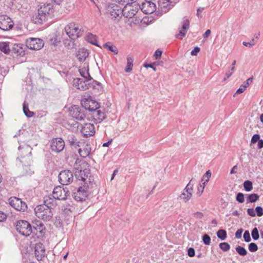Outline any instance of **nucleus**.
Here are the masks:
<instances>
[{
  "label": "nucleus",
  "instance_id": "nucleus-45",
  "mask_svg": "<svg viewBox=\"0 0 263 263\" xmlns=\"http://www.w3.org/2000/svg\"><path fill=\"white\" fill-rule=\"evenodd\" d=\"M251 235H252V238L254 240H257L259 239V235L258 231V229L257 228L255 227V228H253V229L252 230V232H251Z\"/></svg>",
  "mask_w": 263,
  "mask_h": 263
},
{
  "label": "nucleus",
  "instance_id": "nucleus-52",
  "mask_svg": "<svg viewBox=\"0 0 263 263\" xmlns=\"http://www.w3.org/2000/svg\"><path fill=\"white\" fill-rule=\"evenodd\" d=\"M236 199L239 203H243L245 201L243 194L241 193H238L237 194Z\"/></svg>",
  "mask_w": 263,
  "mask_h": 263
},
{
  "label": "nucleus",
  "instance_id": "nucleus-21",
  "mask_svg": "<svg viewBox=\"0 0 263 263\" xmlns=\"http://www.w3.org/2000/svg\"><path fill=\"white\" fill-rule=\"evenodd\" d=\"M45 228L40 221H37L32 227V233L35 234L38 238L42 237L45 234Z\"/></svg>",
  "mask_w": 263,
  "mask_h": 263
},
{
  "label": "nucleus",
  "instance_id": "nucleus-38",
  "mask_svg": "<svg viewBox=\"0 0 263 263\" xmlns=\"http://www.w3.org/2000/svg\"><path fill=\"white\" fill-rule=\"evenodd\" d=\"M217 236L219 239L224 240L227 237V233L226 230L220 229L217 232Z\"/></svg>",
  "mask_w": 263,
  "mask_h": 263
},
{
  "label": "nucleus",
  "instance_id": "nucleus-11",
  "mask_svg": "<svg viewBox=\"0 0 263 263\" xmlns=\"http://www.w3.org/2000/svg\"><path fill=\"white\" fill-rule=\"evenodd\" d=\"M14 23L12 20L6 15H0V29L3 31H9L13 27Z\"/></svg>",
  "mask_w": 263,
  "mask_h": 263
},
{
  "label": "nucleus",
  "instance_id": "nucleus-17",
  "mask_svg": "<svg viewBox=\"0 0 263 263\" xmlns=\"http://www.w3.org/2000/svg\"><path fill=\"white\" fill-rule=\"evenodd\" d=\"M65 147V142L61 138H55L52 140L50 148L52 152L60 153Z\"/></svg>",
  "mask_w": 263,
  "mask_h": 263
},
{
  "label": "nucleus",
  "instance_id": "nucleus-51",
  "mask_svg": "<svg viewBox=\"0 0 263 263\" xmlns=\"http://www.w3.org/2000/svg\"><path fill=\"white\" fill-rule=\"evenodd\" d=\"M243 237L244 240L246 242H249L251 241V240L249 231L248 230L245 231V232L243 234Z\"/></svg>",
  "mask_w": 263,
  "mask_h": 263
},
{
  "label": "nucleus",
  "instance_id": "nucleus-3",
  "mask_svg": "<svg viewBox=\"0 0 263 263\" xmlns=\"http://www.w3.org/2000/svg\"><path fill=\"white\" fill-rule=\"evenodd\" d=\"M89 171L88 168H83L81 165H78V167L75 168L74 175L78 179L83 181L82 183L85 182L88 183H90L91 182L95 183L93 177L91 175Z\"/></svg>",
  "mask_w": 263,
  "mask_h": 263
},
{
  "label": "nucleus",
  "instance_id": "nucleus-15",
  "mask_svg": "<svg viewBox=\"0 0 263 263\" xmlns=\"http://www.w3.org/2000/svg\"><path fill=\"white\" fill-rule=\"evenodd\" d=\"M84 109L78 106L73 105L71 106L69 110V114L73 118L78 120H83L85 118V114Z\"/></svg>",
  "mask_w": 263,
  "mask_h": 263
},
{
  "label": "nucleus",
  "instance_id": "nucleus-4",
  "mask_svg": "<svg viewBox=\"0 0 263 263\" xmlns=\"http://www.w3.org/2000/svg\"><path fill=\"white\" fill-rule=\"evenodd\" d=\"M35 215L45 221L50 220L53 216L52 210L44 205H39L34 209Z\"/></svg>",
  "mask_w": 263,
  "mask_h": 263
},
{
  "label": "nucleus",
  "instance_id": "nucleus-36",
  "mask_svg": "<svg viewBox=\"0 0 263 263\" xmlns=\"http://www.w3.org/2000/svg\"><path fill=\"white\" fill-rule=\"evenodd\" d=\"M74 210V208L72 205H66L64 209H63V214L65 216H68L72 217V211Z\"/></svg>",
  "mask_w": 263,
  "mask_h": 263
},
{
  "label": "nucleus",
  "instance_id": "nucleus-32",
  "mask_svg": "<svg viewBox=\"0 0 263 263\" xmlns=\"http://www.w3.org/2000/svg\"><path fill=\"white\" fill-rule=\"evenodd\" d=\"M22 46L23 45L22 44H14L12 47V51L18 55L24 54V50Z\"/></svg>",
  "mask_w": 263,
  "mask_h": 263
},
{
  "label": "nucleus",
  "instance_id": "nucleus-49",
  "mask_svg": "<svg viewBox=\"0 0 263 263\" xmlns=\"http://www.w3.org/2000/svg\"><path fill=\"white\" fill-rule=\"evenodd\" d=\"M202 239L204 245H209L210 244L211 237L208 234H204L202 237Z\"/></svg>",
  "mask_w": 263,
  "mask_h": 263
},
{
  "label": "nucleus",
  "instance_id": "nucleus-57",
  "mask_svg": "<svg viewBox=\"0 0 263 263\" xmlns=\"http://www.w3.org/2000/svg\"><path fill=\"white\" fill-rule=\"evenodd\" d=\"M162 53V51L161 50L158 49L155 51V52L154 54V57L157 60L160 59L161 57Z\"/></svg>",
  "mask_w": 263,
  "mask_h": 263
},
{
  "label": "nucleus",
  "instance_id": "nucleus-31",
  "mask_svg": "<svg viewBox=\"0 0 263 263\" xmlns=\"http://www.w3.org/2000/svg\"><path fill=\"white\" fill-rule=\"evenodd\" d=\"M86 40L92 45L99 46L98 45V41L97 40L96 35L92 34L91 33H88L87 34L86 36Z\"/></svg>",
  "mask_w": 263,
  "mask_h": 263
},
{
  "label": "nucleus",
  "instance_id": "nucleus-33",
  "mask_svg": "<svg viewBox=\"0 0 263 263\" xmlns=\"http://www.w3.org/2000/svg\"><path fill=\"white\" fill-rule=\"evenodd\" d=\"M0 50L5 54H9L10 51L9 43L0 42Z\"/></svg>",
  "mask_w": 263,
  "mask_h": 263
},
{
  "label": "nucleus",
  "instance_id": "nucleus-16",
  "mask_svg": "<svg viewBox=\"0 0 263 263\" xmlns=\"http://www.w3.org/2000/svg\"><path fill=\"white\" fill-rule=\"evenodd\" d=\"M190 21L187 17H184L181 22V27H179V33L175 35V37L179 39H182L186 34L190 28Z\"/></svg>",
  "mask_w": 263,
  "mask_h": 263
},
{
  "label": "nucleus",
  "instance_id": "nucleus-25",
  "mask_svg": "<svg viewBox=\"0 0 263 263\" xmlns=\"http://www.w3.org/2000/svg\"><path fill=\"white\" fill-rule=\"evenodd\" d=\"M74 84L76 87L81 90H85L91 87L90 84L88 83L89 80H86V79H85L84 81H83L80 78H77L74 79Z\"/></svg>",
  "mask_w": 263,
  "mask_h": 263
},
{
  "label": "nucleus",
  "instance_id": "nucleus-44",
  "mask_svg": "<svg viewBox=\"0 0 263 263\" xmlns=\"http://www.w3.org/2000/svg\"><path fill=\"white\" fill-rule=\"evenodd\" d=\"M115 1L122 5H127L135 3L137 0H115Z\"/></svg>",
  "mask_w": 263,
  "mask_h": 263
},
{
  "label": "nucleus",
  "instance_id": "nucleus-41",
  "mask_svg": "<svg viewBox=\"0 0 263 263\" xmlns=\"http://www.w3.org/2000/svg\"><path fill=\"white\" fill-rule=\"evenodd\" d=\"M235 250L236 252L241 256H246L247 254V251L246 249L240 246H238L236 247Z\"/></svg>",
  "mask_w": 263,
  "mask_h": 263
},
{
  "label": "nucleus",
  "instance_id": "nucleus-26",
  "mask_svg": "<svg viewBox=\"0 0 263 263\" xmlns=\"http://www.w3.org/2000/svg\"><path fill=\"white\" fill-rule=\"evenodd\" d=\"M84 107L85 109L90 111L92 113L97 109H99L100 105L95 100H86L84 103Z\"/></svg>",
  "mask_w": 263,
  "mask_h": 263
},
{
  "label": "nucleus",
  "instance_id": "nucleus-61",
  "mask_svg": "<svg viewBox=\"0 0 263 263\" xmlns=\"http://www.w3.org/2000/svg\"><path fill=\"white\" fill-rule=\"evenodd\" d=\"M243 232L242 229H238L235 233V237L237 239H240L241 237V234Z\"/></svg>",
  "mask_w": 263,
  "mask_h": 263
},
{
  "label": "nucleus",
  "instance_id": "nucleus-30",
  "mask_svg": "<svg viewBox=\"0 0 263 263\" xmlns=\"http://www.w3.org/2000/svg\"><path fill=\"white\" fill-rule=\"evenodd\" d=\"M79 71L80 75L83 77L86 80H91L92 78L91 77L88 72V67L85 68L83 67L79 69Z\"/></svg>",
  "mask_w": 263,
  "mask_h": 263
},
{
  "label": "nucleus",
  "instance_id": "nucleus-60",
  "mask_svg": "<svg viewBox=\"0 0 263 263\" xmlns=\"http://www.w3.org/2000/svg\"><path fill=\"white\" fill-rule=\"evenodd\" d=\"M187 254L190 257H194L195 255L194 249L193 248H190L187 250Z\"/></svg>",
  "mask_w": 263,
  "mask_h": 263
},
{
  "label": "nucleus",
  "instance_id": "nucleus-62",
  "mask_svg": "<svg viewBox=\"0 0 263 263\" xmlns=\"http://www.w3.org/2000/svg\"><path fill=\"white\" fill-rule=\"evenodd\" d=\"M204 9V7H199L197 10V15L198 17H202L201 13L203 12Z\"/></svg>",
  "mask_w": 263,
  "mask_h": 263
},
{
  "label": "nucleus",
  "instance_id": "nucleus-42",
  "mask_svg": "<svg viewBox=\"0 0 263 263\" xmlns=\"http://www.w3.org/2000/svg\"><path fill=\"white\" fill-rule=\"evenodd\" d=\"M212 173L210 170L206 172L204 175L202 177L201 180L202 181H204L202 184L205 185V184L209 181L210 178L211 177Z\"/></svg>",
  "mask_w": 263,
  "mask_h": 263
},
{
  "label": "nucleus",
  "instance_id": "nucleus-1",
  "mask_svg": "<svg viewBox=\"0 0 263 263\" xmlns=\"http://www.w3.org/2000/svg\"><path fill=\"white\" fill-rule=\"evenodd\" d=\"M96 187V183H88L85 182L81 184L76 192H72V196L77 201H85L88 195L92 193L93 189Z\"/></svg>",
  "mask_w": 263,
  "mask_h": 263
},
{
  "label": "nucleus",
  "instance_id": "nucleus-10",
  "mask_svg": "<svg viewBox=\"0 0 263 263\" xmlns=\"http://www.w3.org/2000/svg\"><path fill=\"white\" fill-rule=\"evenodd\" d=\"M26 46L31 50H40L44 45L43 40L39 38H30L26 41Z\"/></svg>",
  "mask_w": 263,
  "mask_h": 263
},
{
  "label": "nucleus",
  "instance_id": "nucleus-39",
  "mask_svg": "<svg viewBox=\"0 0 263 263\" xmlns=\"http://www.w3.org/2000/svg\"><path fill=\"white\" fill-rule=\"evenodd\" d=\"M259 196L257 194H251L248 195L247 201L248 202H255L259 199Z\"/></svg>",
  "mask_w": 263,
  "mask_h": 263
},
{
  "label": "nucleus",
  "instance_id": "nucleus-50",
  "mask_svg": "<svg viewBox=\"0 0 263 263\" xmlns=\"http://www.w3.org/2000/svg\"><path fill=\"white\" fill-rule=\"evenodd\" d=\"M256 215L258 217H261L263 215V209L260 206H257L256 207L255 209Z\"/></svg>",
  "mask_w": 263,
  "mask_h": 263
},
{
  "label": "nucleus",
  "instance_id": "nucleus-47",
  "mask_svg": "<svg viewBox=\"0 0 263 263\" xmlns=\"http://www.w3.org/2000/svg\"><path fill=\"white\" fill-rule=\"evenodd\" d=\"M74 40H65L64 41V44L65 46L67 47L68 48H73L74 46Z\"/></svg>",
  "mask_w": 263,
  "mask_h": 263
},
{
  "label": "nucleus",
  "instance_id": "nucleus-59",
  "mask_svg": "<svg viewBox=\"0 0 263 263\" xmlns=\"http://www.w3.org/2000/svg\"><path fill=\"white\" fill-rule=\"evenodd\" d=\"M194 217L197 219H202L203 217V214L200 212H197L193 214Z\"/></svg>",
  "mask_w": 263,
  "mask_h": 263
},
{
  "label": "nucleus",
  "instance_id": "nucleus-22",
  "mask_svg": "<svg viewBox=\"0 0 263 263\" xmlns=\"http://www.w3.org/2000/svg\"><path fill=\"white\" fill-rule=\"evenodd\" d=\"M81 133L85 137L93 136L96 133L94 125L90 123H85L81 129Z\"/></svg>",
  "mask_w": 263,
  "mask_h": 263
},
{
  "label": "nucleus",
  "instance_id": "nucleus-23",
  "mask_svg": "<svg viewBox=\"0 0 263 263\" xmlns=\"http://www.w3.org/2000/svg\"><path fill=\"white\" fill-rule=\"evenodd\" d=\"M81 140L82 139L80 137L77 135H75L71 134L67 136V141L69 143V145L71 147L75 148L80 147Z\"/></svg>",
  "mask_w": 263,
  "mask_h": 263
},
{
  "label": "nucleus",
  "instance_id": "nucleus-34",
  "mask_svg": "<svg viewBox=\"0 0 263 263\" xmlns=\"http://www.w3.org/2000/svg\"><path fill=\"white\" fill-rule=\"evenodd\" d=\"M103 47L113 53L114 54H117L118 53L117 48L109 42L103 44Z\"/></svg>",
  "mask_w": 263,
  "mask_h": 263
},
{
  "label": "nucleus",
  "instance_id": "nucleus-55",
  "mask_svg": "<svg viewBox=\"0 0 263 263\" xmlns=\"http://www.w3.org/2000/svg\"><path fill=\"white\" fill-rule=\"evenodd\" d=\"M30 165H25L24 170L26 171L25 175H31L33 173V171H32L30 168Z\"/></svg>",
  "mask_w": 263,
  "mask_h": 263
},
{
  "label": "nucleus",
  "instance_id": "nucleus-8",
  "mask_svg": "<svg viewBox=\"0 0 263 263\" xmlns=\"http://www.w3.org/2000/svg\"><path fill=\"white\" fill-rule=\"evenodd\" d=\"M140 7L139 4H134V5L128 4L122 8V14L125 17L132 18L138 12Z\"/></svg>",
  "mask_w": 263,
  "mask_h": 263
},
{
  "label": "nucleus",
  "instance_id": "nucleus-43",
  "mask_svg": "<svg viewBox=\"0 0 263 263\" xmlns=\"http://www.w3.org/2000/svg\"><path fill=\"white\" fill-rule=\"evenodd\" d=\"M243 187L246 191H251L253 189L252 182L249 180L245 181L243 182Z\"/></svg>",
  "mask_w": 263,
  "mask_h": 263
},
{
  "label": "nucleus",
  "instance_id": "nucleus-2",
  "mask_svg": "<svg viewBox=\"0 0 263 263\" xmlns=\"http://www.w3.org/2000/svg\"><path fill=\"white\" fill-rule=\"evenodd\" d=\"M53 12L52 6L48 4L41 6L38 9L37 13L33 16V20L36 24H41L45 22L47 16Z\"/></svg>",
  "mask_w": 263,
  "mask_h": 263
},
{
  "label": "nucleus",
  "instance_id": "nucleus-58",
  "mask_svg": "<svg viewBox=\"0 0 263 263\" xmlns=\"http://www.w3.org/2000/svg\"><path fill=\"white\" fill-rule=\"evenodd\" d=\"M247 213L251 217H255L256 216L255 210L253 208L248 209Z\"/></svg>",
  "mask_w": 263,
  "mask_h": 263
},
{
  "label": "nucleus",
  "instance_id": "nucleus-27",
  "mask_svg": "<svg viewBox=\"0 0 263 263\" xmlns=\"http://www.w3.org/2000/svg\"><path fill=\"white\" fill-rule=\"evenodd\" d=\"M91 117L96 123H100L106 118L105 113L100 109H97L91 113Z\"/></svg>",
  "mask_w": 263,
  "mask_h": 263
},
{
  "label": "nucleus",
  "instance_id": "nucleus-13",
  "mask_svg": "<svg viewBox=\"0 0 263 263\" xmlns=\"http://www.w3.org/2000/svg\"><path fill=\"white\" fill-rule=\"evenodd\" d=\"M52 194L57 200H65L70 195V192L67 187L57 186L53 189Z\"/></svg>",
  "mask_w": 263,
  "mask_h": 263
},
{
  "label": "nucleus",
  "instance_id": "nucleus-40",
  "mask_svg": "<svg viewBox=\"0 0 263 263\" xmlns=\"http://www.w3.org/2000/svg\"><path fill=\"white\" fill-rule=\"evenodd\" d=\"M23 111L25 115L27 117H32L34 115V113L33 111L29 110L28 107L25 103L23 104Z\"/></svg>",
  "mask_w": 263,
  "mask_h": 263
},
{
  "label": "nucleus",
  "instance_id": "nucleus-5",
  "mask_svg": "<svg viewBox=\"0 0 263 263\" xmlns=\"http://www.w3.org/2000/svg\"><path fill=\"white\" fill-rule=\"evenodd\" d=\"M65 30L70 39L75 40L82 35V27L78 24L70 23L65 27Z\"/></svg>",
  "mask_w": 263,
  "mask_h": 263
},
{
  "label": "nucleus",
  "instance_id": "nucleus-24",
  "mask_svg": "<svg viewBox=\"0 0 263 263\" xmlns=\"http://www.w3.org/2000/svg\"><path fill=\"white\" fill-rule=\"evenodd\" d=\"M57 199L54 198L53 194L45 196L44 197V204L43 205L49 207L50 209H53L57 205Z\"/></svg>",
  "mask_w": 263,
  "mask_h": 263
},
{
  "label": "nucleus",
  "instance_id": "nucleus-53",
  "mask_svg": "<svg viewBox=\"0 0 263 263\" xmlns=\"http://www.w3.org/2000/svg\"><path fill=\"white\" fill-rule=\"evenodd\" d=\"M204 186H205V185H203V184H202V185L201 184H199V186L198 187L197 192V195L198 196H199V197L201 196V195L203 193L204 189Z\"/></svg>",
  "mask_w": 263,
  "mask_h": 263
},
{
  "label": "nucleus",
  "instance_id": "nucleus-9",
  "mask_svg": "<svg viewBox=\"0 0 263 263\" xmlns=\"http://www.w3.org/2000/svg\"><path fill=\"white\" fill-rule=\"evenodd\" d=\"M10 205L18 211L24 212L27 209V205L25 202L16 197H11L9 199Z\"/></svg>",
  "mask_w": 263,
  "mask_h": 263
},
{
  "label": "nucleus",
  "instance_id": "nucleus-6",
  "mask_svg": "<svg viewBox=\"0 0 263 263\" xmlns=\"http://www.w3.org/2000/svg\"><path fill=\"white\" fill-rule=\"evenodd\" d=\"M106 13L112 20L119 21L122 17V8L115 4H108L106 6Z\"/></svg>",
  "mask_w": 263,
  "mask_h": 263
},
{
  "label": "nucleus",
  "instance_id": "nucleus-14",
  "mask_svg": "<svg viewBox=\"0 0 263 263\" xmlns=\"http://www.w3.org/2000/svg\"><path fill=\"white\" fill-rule=\"evenodd\" d=\"M194 182L195 180L192 179L180 195V199H182L184 202L189 201L192 196L193 187Z\"/></svg>",
  "mask_w": 263,
  "mask_h": 263
},
{
  "label": "nucleus",
  "instance_id": "nucleus-29",
  "mask_svg": "<svg viewBox=\"0 0 263 263\" xmlns=\"http://www.w3.org/2000/svg\"><path fill=\"white\" fill-rule=\"evenodd\" d=\"M21 157H25L31 154V147L25 144L18 147Z\"/></svg>",
  "mask_w": 263,
  "mask_h": 263
},
{
  "label": "nucleus",
  "instance_id": "nucleus-37",
  "mask_svg": "<svg viewBox=\"0 0 263 263\" xmlns=\"http://www.w3.org/2000/svg\"><path fill=\"white\" fill-rule=\"evenodd\" d=\"M133 59L128 56L127 57V65L125 67V71L126 72H130L133 69Z\"/></svg>",
  "mask_w": 263,
  "mask_h": 263
},
{
  "label": "nucleus",
  "instance_id": "nucleus-7",
  "mask_svg": "<svg viewBox=\"0 0 263 263\" xmlns=\"http://www.w3.org/2000/svg\"><path fill=\"white\" fill-rule=\"evenodd\" d=\"M16 229L17 231L23 236H28L32 233V226L26 220L17 221Z\"/></svg>",
  "mask_w": 263,
  "mask_h": 263
},
{
  "label": "nucleus",
  "instance_id": "nucleus-64",
  "mask_svg": "<svg viewBox=\"0 0 263 263\" xmlns=\"http://www.w3.org/2000/svg\"><path fill=\"white\" fill-rule=\"evenodd\" d=\"M200 51V48L198 47H196L194 49L191 51V53L192 55H197V53Z\"/></svg>",
  "mask_w": 263,
  "mask_h": 263
},
{
  "label": "nucleus",
  "instance_id": "nucleus-20",
  "mask_svg": "<svg viewBox=\"0 0 263 263\" xmlns=\"http://www.w3.org/2000/svg\"><path fill=\"white\" fill-rule=\"evenodd\" d=\"M35 256L38 260H42L46 255L45 247L41 242L36 243L34 246Z\"/></svg>",
  "mask_w": 263,
  "mask_h": 263
},
{
  "label": "nucleus",
  "instance_id": "nucleus-46",
  "mask_svg": "<svg viewBox=\"0 0 263 263\" xmlns=\"http://www.w3.org/2000/svg\"><path fill=\"white\" fill-rule=\"evenodd\" d=\"M219 246L224 252L228 251L230 249V245L228 242H221L219 244Z\"/></svg>",
  "mask_w": 263,
  "mask_h": 263
},
{
  "label": "nucleus",
  "instance_id": "nucleus-54",
  "mask_svg": "<svg viewBox=\"0 0 263 263\" xmlns=\"http://www.w3.org/2000/svg\"><path fill=\"white\" fill-rule=\"evenodd\" d=\"M60 41L57 37H54L50 40V43L51 45L57 46Z\"/></svg>",
  "mask_w": 263,
  "mask_h": 263
},
{
  "label": "nucleus",
  "instance_id": "nucleus-63",
  "mask_svg": "<svg viewBox=\"0 0 263 263\" xmlns=\"http://www.w3.org/2000/svg\"><path fill=\"white\" fill-rule=\"evenodd\" d=\"M155 64H156V63H153L152 64H144V66L146 68H148V67L151 68L154 71H156V68L154 67V65H155Z\"/></svg>",
  "mask_w": 263,
  "mask_h": 263
},
{
  "label": "nucleus",
  "instance_id": "nucleus-48",
  "mask_svg": "<svg viewBox=\"0 0 263 263\" xmlns=\"http://www.w3.org/2000/svg\"><path fill=\"white\" fill-rule=\"evenodd\" d=\"M249 250L251 252H254L258 250V247L254 242H251L248 246Z\"/></svg>",
  "mask_w": 263,
  "mask_h": 263
},
{
  "label": "nucleus",
  "instance_id": "nucleus-12",
  "mask_svg": "<svg viewBox=\"0 0 263 263\" xmlns=\"http://www.w3.org/2000/svg\"><path fill=\"white\" fill-rule=\"evenodd\" d=\"M58 177L60 183L63 185H68L73 181V174L69 170L61 171Z\"/></svg>",
  "mask_w": 263,
  "mask_h": 263
},
{
  "label": "nucleus",
  "instance_id": "nucleus-28",
  "mask_svg": "<svg viewBox=\"0 0 263 263\" xmlns=\"http://www.w3.org/2000/svg\"><path fill=\"white\" fill-rule=\"evenodd\" d=\"M89 55V52L85 48L80 49L77 53V57L80 62H84Z\"/></svg>",
  "mask_w": 263,
  "mask_h": 263
},
{
  "label": "nucleus",
  "instance_id": "nucleus-19",
  "mask_svg": "<svg viewBox=\"0 0 263 263\" xmlns=\"http://www.w3.org/2000/svg\"><path fill=\"white\" fill-rule=\"evenodd\" d=\"M140 9L145 14H152L156 10L155 4L151 1H145L140 5Z\"/></svg>",
  "mask_w": 263,
  "mask_h": 263
},
{
  "label": "nucleus",
  "instance_id": "nucleus-56",
  "mask_svg": "<svg viewBox=\"0 0 263 263\" xmlns=\"http://www.w3.org/2000/svg\"><path fill=\"white\" fill-rule=\"evenodd\" d=\"M260 139V135L258 134H255L251 138V142L252 143H255Z\"/></svg>",
  "mask_w": 263,
  "mask_h": 263
},
{
  "label": "nucleus",
  "instance_id": "nucleus-18",
  "mask_svg": "<svg viewBox=\"0 0 263 263\" xmlns=\"http://www.w3.org/2000/svg\"><path fill=\"white\" fill-rule=\"evenodd\" d=\"M179 0H158L159 7L162 12H168Z\"/></svg>",
  "mask_w": 263,
  "mask_h": 263
},
{
  "label": "nucleus",
  "instance_id": "nucleus-35",
  "mask_svg": "<svg viewBox=\"0 0 263 263\" xmlns=\"http://www.w3.org/2000/svg\"><path fill=\"white\" fill-rule=\"evenodd\" d=\"M90 152V148L88 145H86V147L83 149L81 148L79 149V153L82 158H86L89 155Z\"/></svg>",
  "mask_w": 263,
  "mask_h": 263
}]
</instances>
